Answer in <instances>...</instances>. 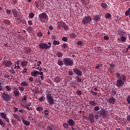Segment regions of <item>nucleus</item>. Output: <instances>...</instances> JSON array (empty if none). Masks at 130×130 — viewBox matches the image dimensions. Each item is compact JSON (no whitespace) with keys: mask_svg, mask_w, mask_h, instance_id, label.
Returning a JSON list of instances; mask_svg holds the SVG:
<instances>
[{"mask_svg":"<svg viewBox=\"0 0 130 130\" xmlns=\"http://www.w3.org/2000/svg\"><path fill=\"white\" fill-rule=\"evenodd\" d=\"M116 79H117L116 83V86L119 89L120 87H122L124 85V83L126 82V77L124 74L117 73L116 74Z\"/></svg>","mask_w":130,"mask_h":130,"instance_id":"obj_1","label":"nucleus"},{"mask_svg":"<svg viewBox=\"0 0 130 130\" xmlns=\"http://www.w3.org/2000/svg\"><path fill=\"white\" fill-rule=\"evenodd\" d=\"M39 19L42 23H45L44 20H48V17L47 16V14L45 12H44L39 14Z\"/></svg>","mask_w":130,"mask_h":130,"instance_id":"obj_2","label":"nucleus"},{"mask_svg":"<svg viewBox=\"0 0 130 130\" xmlns=\"http://www.w3.org/2000/svg\"><path fill=\"white\" fill-rule=\"evenodd\" d=\"M63 62L64 63L65 66L72 67L74 65V60L71 58H64L63 59Z\"/></svg>","mask_w":130,"mask_h":130,"instance_id":"obj_3","label":"nucleus"},{"mask_svg":"<svg viewBox=\"0 0 130 130\" xmlns=\"http://www.w3.org/2000/svg\"><path fill=\"white\" fill-rule=\"evenodd\" d=\"M46 99L47 102L51 104V105H53V104H54V100L53 99V98H52L51 93L49 92V93H46Z\"/></svg>","mask_w":130,"mask_h":130,"instance_id":"obj_4","label":"nucleus"},{"mask_svg":"<svg viewBox=\"0 0 130 130\" xmlns=\"http://www.w3.org/2000/svg\"><path fill=\"white\" fill-rule=\"evenodd\" d=\"M91 22H92V17L90 16H85L82 20V23L84 25L91 23Z\"/></svg>","mask_w":130,"mask_h":130,"instance_id":"obj_5","label":"nucleus"},{"mask_svg":"<svg viewBox=\"0 0 130 130\" xmlns=\"http://www.w3.org/2000/svg\"><path fill=\"white\" fill-rule=\"evenodd\" d=\"M2 97L3 99V100H4V101H5V102H9L11 101V97H10V95H9V94H8V93L4 92L3 93L2 95Z\"/></svg>","mask_w":130,"mask_h":130,"instance_id":"obj_6","label":"nucleus"},{"mask_svg":"<svg viewBox=\"0 0 130 130\" xmlns=\"http://www.w3.org/2000/svg\"><path fill=\"white\" fill-rule=\"evenodd\" d=\"M3 64L6 68H10V67H12L13 63L10 60H7L3 62Z\"/></svg>","mask_w":130,"mask_h":130,"instance_id":"obj_7","label":"nucleus"},{"mask_svg":"<svg viewBox=\"0 0 130 130\" xmlns=\"http://www.w3.org/2000/svg\"><path fill=\"white\" fill-rule=\"evenodd\" d=\"M73 71L77 76H79V77H82V76H83V73L80 69L74 68Z\"/></svg>","mask_w":130,"mask_h":130,"instance_id":"obj_8","label":"nucleus"},{"mask_svg":"<svg viewBox=\"0 0 130 130\" xmlns=\"http://www.w3.org/2000/svg\"><path fill=\"white\" fill-rule=\"evenodd\" d=\"M40 49H48V46L45 43H39Z\"/></svg>","mask_w":130,"mask_h":130,"instance_id":"obj_9","label":"nucleus"},{"mask_svg":"<svg viewBox=\"0 0 130 130\" xmlns=\"http://www.w3.org/2000/svg\"><path fill=\"white\" fill-rule=\"evenodd\" d=\"M108 102H109V103L114 105V104H115V103L116 102V100L115 99V98H114L113 96H111L109 98Z\"/></svg>","mask_w":130,"mask_h":130,"instance_id":"obj_10","label":"nucleus"},{"mask_svg":"<svg viewBox=\"0 0 130 130\" xmlns=\"http://www.w3.org/2000/svg\"><path fill=\"white\" fill-rule=\"evenodd\" d=\"M68 124L70 125V126H72L73 127V125H75V121L73 120V119H69L68 121Z\"/></svg>","mask_w":130,"mask_h":130,"instance_id":"obj_11","label":"nucleus"},{"mask_svg":"<svg viewBox=\"0 0 130 130\" xmlns=\"http://www.w3.org/2000/svg\"><path fill=\"white\" fill-rule=\"evenodd\" d=\"M58 25L57 26V28H59V29H60L61 27L63 28V26H64L66 22L63 21H59L58 22Z\"/></svg>","mask_w":130,"mask_h":130,"instance_id":"obj_12","label":"nucleus"},{"mask_svg":"<svg viewBox=\"0 0 130 130\" xmlns=\"http://www.w3.org/2000/svg\"><path fill=\"white\" fill-rule=\"evenodd\" d=\"M12 12L14 15V18H17L18 17V11L16 9H12Z\"/></svg>","mask_w":130,"mask_h":130,"instance_id":"obj_13","label":"nucleus"},{"mask_svg":"<svg viewBox=\"0 0 130 130\" xmlns=\"http://www.w3.org/2000/svg\"><path fill=\"white\" fill-rule=\"evenodd\" d=\"M89 121H90V122L91 123H93L94 122V118H95V117H94V114H90L89 115Z\"/></svg>","mask_w":130,"mask_h":130,"instance_id":"obj_14","label":"nucleus"},{"mask_svg":"<svg viewBox=\"0 0 130 130\" xmlns=\"http://www.w3.org/2000/svg\"><path fill=\"white\" fill-rule=\"evenodd\" d=\"M53 82H54L55 83H59V82H60V78H59V77L57 76L55 77L54 79H53Z\"/></svg>","mask_w":130,"mask_h":130,"instance_id":"obj_15","label":"nucleus"},{"mask_svg":"<svg viewBox=\"0 0 130 130\" xmlns=\"http://www.w3.org/2000/svg\"><path fill=\"white\" fill-rule=\"evenodd\" d=\"M93 19L94 21H95V22H98V20H100V15H96L93 16Z\"/></svg>","mask_w":130,"mask_h":130,"instance_id":"obj_16","label":"nucleus"},{"mask_svg":"<svg viewBox=\"0 0 130 130\" xmlns=\"http://www.w3.org/2000/svg\"><path fill=\"white\" fill-rule=\"evenodd\" d=\"M75 80L77 83H81L82 82V77L80 76H76Z\"/></svg>","mask_w":130,"mask_h":130,"instance_id":"obj_17","label":"nucleus"},{"mask_svg":"<svg viewBox=\"0 0 130 130\" xmlns=\"http://www.w3.org/2000/svg\"><path fill=\"white\" fill-rule=\"evenodd\" d=\"M21 67L24 68V67H27L28 66V61L26 60L22 61V62L21 63Z\"/></svg>","mask_w":130,"mask_h":130,"instance_id":"obj_18","label":"nucleus"},{"mask_svg":"<svg viewBox=\"0 0 130 130\" xmlns=\"http://www.w3.org/2000/svg\"><path fill=\"white\" fill-rule=\"evenodd\" d=\"M20 86H22L23 87H24V86H25V87H28V86H29V83H28V82H26V81L22 82L21 83Z\"/></svg>","mask_w":130,"mask_h":130,"instance_id":"obj_19","label":"nucleus"},{"mask_svg":"<svg viewBox=\"0 0 130 130\" xmlns=\"http://www.w3.org/2000/svg\"><path fill=\"white\" fill-rule=\"evenodd\" d=\"M101 6L103 9H107L108 5H107L105 3H102L101 4Z\"/></svg>","mask_w":130,"mask_h":130,"instance_id":"obj_20","label":"nucleus"},{"mask_svg":"<svg viewBox=\"0 0 130 130\" xmlns=\"http://www.w3.org/2000/svg\"><path fill=\"white\" fill-rule=\"evenodd\" d=\"M22 122L24 125H26V126H29V125H30V122H28L25 119L23 120Z\"/></svg>","mask_w":130,"mask_h":130,"instance_id":"obj_21","label":"nucleus"},{"mask_svg":"<svg viewBox=\"0 0 130 130\" xmlns=\"http://www.w3.org/2000/svg\"><path fill=\"white\" fill-rule=\"evenodd\" d=\"M3 23L6 25H10L11 24V21L9 19H5L3 20Z\"/></svg>","mask_w":130,"mask_h":130,"instance_id":"obj_22","label":"nucleus"},{"mask_svg":"<svg viewBox=\"0 0 130 130\" xmlns=\"http://www.w3.org/2000/svg\"><path fill=\"white\" fill-rule=\"evenodd\" d=\"M14 118H16V119H17L18 121H21V119L20 118V117L17 114H14L13 115Z\"/></svg>","mask_w":130,"mask_h":130,"instance_id":"obj_23","label":"nucleus"},{"mask_svg":"<svg viewBox=\"0 0 130 130\" xmlns=\"http://www.w3.org/2000/svg\"><path fill=\"white\" fill-rule=\"evenodd\" d=\"M24 108L27 109V110H32V107H30V104L26 105Z\"/></svg>","mask_w":130,"mask_h":130,"instance_id":"obj_24","label":"nucleus"},{"mask_svg":"<svg viewBox=\"0 0 130 130\" xmlns=\"http://www.w3.org/2000/svg\"><path fill=\"white\" fill-rule=\"evenodd\" d=\"M89 104L91 105V106H96V102L94 101H90Z\"/></svg>","mask_w":130,"mask_h":130,"instance_id":"obj_25","label":"nucleus"},{"mask_svg":"<svg viewBox=\"0 0 130 130\" xmlns=\"http://www.w3.org/2000/svg\"><path fill=\"white\" fill-rule=\"evenodd\" d=\"M56 54L58 57H62V55H63L61 52H57Z\"/></svg>","mask_w":130,"mask_h":130,"instance_id":"obj_26","label":"nucleus"},{"mask_svg":"<svg viewBox=\"0 0 130 130\" xmlns=\"http://www.w3.org/2000/svg\"><path fill=\"white\" fill-rule=\"evenodd\" d=\"M24 50L26 51L27 53H30V52H31V48L29 47L25 48Z\"/></svg>","mask_w":130,"mask_h":130,"instance_id":"obj_27","label":"nucleus"},{"mask_svg":"<svg viewBox=\"0 0 130 130\" xmlns=\"http://www.w3.org/2000/svg\"><path fill=\"white\" fill-rule=\"evenodd\" d=\"M70 37H71V38L75 39V38L77 37V35H76L75 33L73 32L70 35Z\"/></svg>","mask_w":130,"mask_h":130,"instance_id":"obj_28","label":"nucleus"},{"mask_svg":"<svg viewBox=\"0 0 130 130\" xmlns=\"http://www.w3.org/2000/svg\"><path fill=\"white\" fill-rule=\"evenodd\" d=\"M70 86L72 87V88H74V89H76V83H75L74 81L71 82Z\"/></svg>","mask_w":130,"mask_h":130,"instance_id":"obj_29","label":"nucleus"},{"mask_svg":"<svg viewBox=\"0 0 130 130\" xmlns=\"http://www.w3.org/2000/svg\"><path fill=\"white\" fill-rule=\"evenodd\" d=\"M0 115L3 119H5L7 117V115H6V113L2 112L0 114Z\"/></svg>","mask_w":130,"mask_h":130,"instance_id":"obj_30","label":"nucleus"},{"mask_svg":"<svg viewBox=\"0 0 130 130\" xmlns=\"http://www.w3.org/2000/svg\"><path fill=\"white\" fill-rule=\"evenodd\" d=\"M35 6L36 7V8H37V9H41V7H40L39 6V3L37 2V1H36L35 3Z\"/></svg>","mask_w":130,"mask_h":130,"instance_id":"obj_31","label":"nucleus"},{"mask_svg":"<svg viewBox=\"0 0 130 130\" xmlns=\"http://www.w3.org/2000/svg\"><path fill=\"white\" fill-rule=\"evenodd\" d=\"M57 64H58L59 67H62V66H63V62H62V60H58Z\"/></svg>","mask_w":130,"mask_h":130,"instance_id":"obj_32","label":"nucleus"},{"mask_svg":"<svg viewBox=\"0 0 130 130\" xmlns=\"http://www.w3.org/2000/svg\"><path fill=\"white\" fill-rule=\"evenodd\" d=\"M121 42H125V41H126V38L122 36L121 37Z\"/></svg>","mask_w":130,"mask_h":130,"instance_id":"obj_33","label":"nucleus"},{"mask_svg":"<svg viewBox=\"0 0 130 130\" xmlns=\"http://www.w3.org/2000/svg\"><path fill=\"white\" fill-rule=\"evenodd\" d=\"M101 115L103 116V117H106V115H107V114L106 113V112H105V111H103L101 113Z\"/></svg>","mask_w":130,"mask_h":130,"instance_id":"obj_34","label":"nucleus"},{"mask_svg":"<svg viewBox=\"0 0 130 130\" xmlns=\"http://www.w3.org/2000/svg\"><path fill=\"white\" fill-rule=\"evenodd\" d=\"M34 16H35V14L32 12H31L29 15H28V18H30V19H32L34 18Z\"/></svg>","mask_w":130,"mask_h":130,"instance_id":"obj_35","label":"nucleus"},{"mask_svg":"<svg viewBox=\"0 0 130 130\" xmlns=\"http://www.w3.org/2000/svg\"><path fill=\"white\" fill-rule=\"evenodd\" d=\"M30 74L32 77H37V73H36V71L32 72Z\"/></svg>","mask_w":130,"mask_h":130,"instance_id":"obj_36","label":"nucleus"},{"mask_svg":"<svg viewBox=\"0 0 130 130\" xmlns=\"http://www.w3.org/2000/svg\"><path fill=\"white\" fill-rule=\"evenodd\" d=\"M14 94L15 96H19V95H20V92L18 90H14Z\"/></svg>","mask_w":130,"mask_h":130,"instance_id":"obj_37","label":"nucleus"},{"mask_svg":"<svg viewBox=\"0 0 130 130\" xmlns=\"http://www.w3.org/2000/svg\"><path fill=\"white\" fill-rule=\"evenodd\" d=\"M121 122L122 123L123 125H126V119L124 118L122 119Z\"/></svg>","mask_w":130,"mask_h":130,"instance_id":"obj_38","label":"nucleus"},{"mask_svg":"<svg viewBox=\"0 0 130 130\" xmlns=\"http://www.w3.org/2000/svg\"><path fill=\"white\" fill-rule=\"evenodd\" d=\"M63 126L64 128L68 129V128H69V124L67 123H64L63 124Z\"/></svg>","mask_w":130,"mask_h":130,"instance_id":"obj_39","label":"nucleus"},{"mask_svg":"<svg viewBox=\"0 0 130 130\" xmlns=\"http://www.w3.org/2000/svg\"><path fill=\"white\" fill-rule=\"evenodd\" d=\"M53 44H54V45H59V41L54 40L53 42Z\"/></svg>","mask_w":130,"mask_h":130,"instance_id":"obj_40","label":"nucleus"},{"mask_svg":"<svg viewBox=\"0 0 130 130\" xmlns=\"http://www.w3.org/2000/svg\"><path fill=\"white\" fill-rule=\"evenodd\" d=\"M63 28L66 31H67L69 29V26L67 25V23H66L65 25H64V26L63 27Z\"/></svg>","mask_w":130,"mask_h":130,"instance_id":"obj_41","label":"nucleus"},{"mask_svg":"<svg viewBox=\"0 0 130 130\" xmlns=\"http://www.w3.org/2000/svg\"><path fill=\"white\" fill-rule=\"evenodd\" d=\"M27 30L29 31L30 33L33 32V27L29 26L27 27Z\"/></svg>","mask_w":130,"mask_h":130,"instance_id":"obj_42","label":"nucleus"},{"mask_svg":"<svg viewBox=\"0 0 130 130\" xmlns=\"http://www.w3.org/2000/svg\"><path fill=\"white\" fill-rule=\"evenodd\" d=\"M0 125H2V126H5L6 125V123L1 119H0Z\"/></svg>","mask_w":130,"mask_h":130,"instance_id":"obj_43","label":"nucleus"},{"mask_svg":"<svg viewBox=\"0 0 130 130\" xmlns=\"http://www.w3.org/2000/svg\"><path fill=\"white\" fill-rule=\"evenodd\" d=\"M48 129L49 130H55V129H54V126H53V125L48 126Z\"/></svg>","mask_w":130,"mask_h":130,"instance_id":"obj_44","label":"nucleus"},{"mask_svg":"<svg viewBox=\"0 0 130 130\" xmlns=\"http://www.w3.org/2000/svg\"><path fill=\"white\" fill-rule=\"evenodd\" d=\"M106 18L107 19H110V18H111V14H110V13H107L106 14Z\"/></svg>","mask_w":130,"mask_h":130,"instance_id":"obj_45","label":"nucleus"},{"mask_svg":"<svg viewBox=\"0 0 130 130\" xmlns=\"http://www.w3.org/2000/svg\"><path fill=\"white\" fill-rule=\"evenodd\" d=\"M76 94L78 96H81V95H82V91L81 90H77L76 91Z\"/></svg>","mask_w":130,"mask_h":130,"instance_id":"obj_46","label":"nucleus"},{"mask_svg":"<svg viewBox=\"0 0 130 130\" xmlns=\"http://www.w3.org/2000/svg\"><path fill=\"white\" fill-rule=\"evenodd\" d=\"M44 99H45V98H44V96H42L39 98V100L41 102H43V101H44Z\"/></svg>","mask_w":130,"mask_h":130,"instance_id":"obj_47","label":"nucleus"},{"mask_svg":"<svg viewBox=\"0 0 130 130\" xmlns=\"http://www.w3.org/2000/svg\"><path fill=\"white\" fill-rule=\"evenodd\" d=\"M62 41H64V42H67L68 41V38L66 37H63L62 38Z\"/></svg>","mask_w":130,"mask_h":130,"instance_id":"obj_48","label":"nucleus"},{"mask_svg":"<svg viewBox=\"0 0 130 130\" xmlns=\"http://www.w3.org/2000/svg\"><path fill=\"white\" fill-rule=\"evenodd\" d=\"M99 110H100V108L98 106H96L94 107V111H98Z\"/></svg>","mask_w":130,"mask_h":130,"instance_id":"obj_49","label":"nucleus"},{"mask_svg":"<svg viewBox=\"0 0 130 130\" xmlns=\"http://www.w3.org/2000/svg\"><path fill=\"white\" fill-rule=\"evenodd\" d=\"M116 94V91L115 90H113L112 91V96H115V95Z\"/></svg>","mask_w":130,"mask_h":130,"instance_id":"obj_50","label":"nucleus"},{"mask_svg":"<svg viewBox=\"0 0 130 130\" xmlns=\"http://www.w3.org/2000/svg\"><path fill=\"white\" fill-rule=\"evenodd\" d=\"M44 113H45V115H48L49 114V112L48 111V110H45L44 111Z\"/></svg>","mask_w":130,"mask_h":130,"instance_id":"obj_51","label":"nucleus"},{"mask_svg":"<svg viewBox=\"0 0 130 130\" xmlns=\"http://www.w3.org/2000/svg\"><path fill=\"white\" fill-rule=\"evenodd\" d=\"M83 44V42L79 41L77 42V45H79V46H81Z\"/></svg>","mask_w":130,"mask_h":130,"instance_id":"obj_52","label":"nucleus"},{"mask_svg":"<svg viewBox=\"0 0 130 130\" xmlns=\"http://www.w3.org/2000/svg\"><path fill=\"white\" fill-rule=\"evenodd\" d=\"M25 73H28V72H27L26 68H24L23 71H22V74H25Z\"/></svg>","mask_w":130,"mask_h":130,"instance_id":"obj_53","label":"nucleus"},{"mask_svg":"<svg viewBox=\"0 0 130 130\" xmlns=\"http://www.w3.org/2000/svg\"><path fill=\"white\" fill-rule=\"evenodd\" d=\"M43 35V34H42L41 32H40L38 34L37 36L38 37H41Z\"/></svg>","mask_w":130,"mask_h":130,"instance_id":"obj_54","label":"nucleus"},{"mask_svg":"<svg viewBox=\"0 0 130 130\" xmlns=\"http://www.w3.org/2000/svg\"><path fill=\"white\" fill-rule=\"evenodd\" d=\"M6 13H7V15H10V14H11V13H12V11H11V10H7Z\"/></svg>","mask_w":130,"mask_h":130,"instance_id":"obj_55","label":"nucleus"},{"mask_svg":"<svg viewBox=\"0 0 130 130\" xmlns=\"http://www.w3.org/2000/svg\"><path fill=\"white\" fill-rule=\"evenodd\" d=\"M5 88H6L7 91H10L11 90V87H10L9 85H6Z\"/></svg>","mask_w":130,"mask_h":130,"instance_id":"obj_56","label":"nucleus"},{"mask_svg":"<svg viewBox=\"0 0 130 130\" xmlns=\"http://www.w3.org/2000/svg\"><path fill=\"white\" fill-rule=\"evenodd\" d=\"M22 101H26L27 100V96L26 95H24L23 96V98L22 99Z\"/></svg>","mask_w":130,"mask_h":130,"instance_id":"obj_57","label":"nucleus"},{"mask_svg":"<svg viewBox=\"0 0 130 130\" xmlns=\"http://www.w3.org/2000/svg\"><path fill=\"white\" fill-rule=\"evenodd\" d=\"M62 47L63 48H67V47H68V45H67L66 43H64L62 44Z\"/></svg>","mask_w":130,"mask_h":130,"instance_id":"obj_58","label":"nucleus"},{"mask_svg":"<svg viewBox=\"0 0 130 130\" xmlns=\"http://www.w3.org/2000/svg\"><path fill=\"white\" fill-rule=\"evenodd\" d=\"M28 25H33V22L31 20H28Z\"/></svg>","mask_w":130,"mask_h":130,"instance_id":"obj_59","label":"nucleus"},{"mask_svg":"<svg viewBox=\"0 0 130 130\" xmlns=\"http://www.w3.org/2000/svg\"><path fill=\"white\" fill-rule=\"evenodd\" d=\"M104 39H105V40H108V39H109V37L105 36L104 37Z\"/></svg>","mask_w":130,"mask_h":130,"instance_id":"obj_60","label":"nucleus"},{"mask_svg":"<svg viewBox=\"0 0 130 130\" xmlns=\"http://www.w3.org/2000/svg\"><path fill=\"white\" fill-rule=\"evenodd\" d=\"M28 80L29 82H33V81H34V78H33V77H29Z\"/></svg>","mask_w":130,"mask_h":130,"instance_id":"obj_61","label":"nucleus"},{"mask_svg":"<svg viewBox=\"0 0 130 130\" xmlns=\"http://www.w3.org/2000/svg\"><path fill=\"white\" fill-rule=\"evenodd\" d=\"M11 122L12 124H16V120L15 119H12Z\"/></svg>","mask_w":130,"mask_h":130,"instance_id":"obj_62","label":"nucleus"},{"mask_svg":"<svg viewBox=\"0 0 130 130\" xmlns=\"http://www.w3.org/2000/svg\"><path fill=\"white\" fill-rule=\"evenodd\" d=\"M125 15L127 16L129 15V12L128 11H127L125 12Z\"/></svg>","mask_w":130,"mask_h":130,"instance_id":"obj_63","label":"nucleus"},{"mask_svg":"<svg viewBox=\"0 0 130 130\" xmlns=\"http://www.w3.org/2000/svg\"><path fill=\"white\" fill-rule=\"evenodd\" d=\"M127 101L129 104H130V96H128L127 99Z\"/></svg>","mask_w":130,"mask_h":130,"instance_id":"obj_64","label":"nucleus"}]
</instances>
